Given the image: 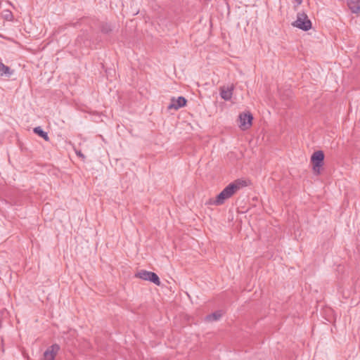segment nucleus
<instances>
[{
	"label": "nucleus",
	"mask_w": 360,
	"mask_h": 360,
	"mask_svg": "<svg viewBox=\"0 0 360 360\" xmlns=\"http://www.w3.org/2000/svg\"><path fill=\"white\" fill-rule=\"evenodd\" d=\"M247 186L244 180L237 179L229 184L223 191L219 193L215 198H210L207 202L208 205H221L225 200L233 196L239 189Z\"/></svg>",
	"instance_id": "obj_1"
},
{
	"label": "nucleus",
	"mask_w": 360,
	"mask_h": 360,
	"mask_svg": "<svg viewBox=\"0 0 360 360\" xmlns=\"http://www.w3.org/2000/svg\"><path fill=\"white\" fill-rule=\"evenodd\" d=\"M324 154L321 150L315 151L311 157V162L313 165V171L314 174H319L321 168L323 165Z\"/></svg>",
	"instance_id": "obj_2"
},
{
	"label": "nucleus",
	"mask_w": 360,
	"mask_h": 360,
	"mask_svg": "<svg viewBox=\"0 0 360 360\" xmlns=\"http://www.w3.org/2000/svg\"><path fill=\"white\" fill-rule=\"evenodd\" d=\"M292 25L304 31H307L311 27V22L304 13H298L297 20Z\"/></svg>",
	"instance_id": "obj_3"
},
{
	"label": "nucleus",
	"mask_w": 360,
	"mask_h": 360,
	"mask_svg": "<svg viewBox=\"0 0 360 360\" xmlns=\"http://www.w3.org/2000/svg\"><path fill=\"white\" fill-rule=\"evenodd\" d=\"M135 276L144 281H149L157 285H160L161 284L158 276L151 271L141 270L135 274Z\"/></svg>",
	"instance_id": "obj_4"
},
{
	"label": "nucleus",
	"mask_w": 360,
	"mask_h": 360,
	"mask_svg": "<svg viewBox=\"0 0 360 360\" xmlns=\"http://www.w3.org/2000/svg\"><path fill=\"white\" fill-rule=\"evenodd\" d=\"M253 117L250 112H243L238 116L239 127L241 130H247L252 123Z\"/></svg>",
	"instance_id": "obj_5"
},
{
	"label": "nucleus",
	"mask_w": 360,
	"mask_h": 360,
	"mask_svg": "<svg viewBox=\"0 0 360 360\" xmlns=\"http://www.w3.org/2000/svg\"><path fill=\"white\" fill-rule=\"evenodd\" d=\"M59 349V345L57 344L52 345L44 352L43 360H54Z\"/></svg>",
	"instance_id": "obj_6"
},
{
	"label": "nucleus",
	"mask_w": 360,
	"mask_h": 360,
	"mask_svg": "<svg viewBox=\"0 0 360 360\" xmlns=\"http://www.w3.org/2000/svg\"><path fill=\"white\" fill-rule=\"evenodd\" d=\"M187 101L183 96H179L177 98H172L171 103L168 105L169 110H178L180 108L184 107L186 105Z\"/></svg>",
	"instance_id": "obj_7"
},
{
	"label": "nucleus",
	"mask_w": 360,
	"mask_h": 360,
	"mask_svg": "<svg viewBox=\"0 0 360 360\" xmlns=\"http://www.w3.org/2000/svg\"><path fill=\"white\" fill-rule=\"evenodd\" d=\"M220 96L221 98H223L225 101H229L231 100L233 92L234 90V86L232 84L230 86H221L220 87Z\"/></svg>",
	"instance_id": "obj_8"
},
{
	"label": "nucleus",
	"mask_w": 360,
	"mask_h": 360,
	"mask_svg": "<svg viewBox=\"0 0 360 360\" xmlns=\"http://www.w3.org/2000/svg\"><path fill=\"white\" fill-rule=\"evenodd\" d=\"M347 5L354 13H360V0H347Z\"/></svg>",
	"instance_id": "obj_9"
},
{
	"label": "nucleus",
	"mask_w": 360,
	"mask_h": 360,
	"mask_svg": "<svg viewBox=\"0 0 360 360\" xmlns=\"http://www.w3.org/2000/svg\"><path fill=\"white\" fill-rule=\"evenodd\" d=\"M222 316V314L220 311H215L211 314H209L206 316L205 319L207 321H214L219 320Z\"/></svg>",
	"instance_id": "obj_10"
},
{
	"label": "nucleus",
	"mask_w": 360,
	"mask_h": 360,
	"mask_svg": "<svg viewBox=\"0 0 360 360\" xmlns=\"http://www.w3.org/2000/svg\"><path fill=\"white\" fill-rule=\"evenodd\" d=\"M12 72L9 67L5 65L3 63H0V75H11Z\"/></svg>",
	"instance_id": "obj_11"
},
{
	"label": "nucleus",
	"mask_w": 360,
	"mask_h": 360,
	"mask_svg": "<svg viewBox=\"0 0 360 360\" xmlns=\"http://www.w3.org/2000/svg\"><path fill=\"white\" fill-rule=\"evenodd\" d=\"M34 132L39 135V136L42 137L45 141H49V138L47 135V133L44 131L40 127H37L34 128Z\"/></svg>",
	"instance_id": "obj_12"
},
{
	"label": "nucleus",
	"mask_w": 360,
	"mask_h": 360,
	"mask_svg": "<svg viewBox=\"0 0 360 360\" xmlns=\"http://www.w3.org/2000/svg\"><path fill=\"white\" fill-rule=\"evenodd\" d=\"M112 26L110 24L104 23L101 27V30L103 33L108 34L112 31Z\"/></svg>",
	"instance_id": "obj_13"
},
{
	"label": "nucleus",
	"mask_w": 360,
	"mask_h": 360,
	"mask_svg": "<svg viewBox=\"0 0 360 360\" xmlns=\"http://www.w3.org/2000/svg\"><path fill=\"white\" fill-rule=\"evenodd\" d=\"M76 154L79 156V157H81L82 158H84V155L81 153V151H76Z\"/></svg>",
	"instance_id": "obj_14"
},
{
	"label": "nucleus",
	"mask_w": 360,
	"mask_h": 360,
	"mask_svg": "<svg viewBox=\"0 0 360 360\" xmlns=\"http://www.w3.org/2000/svg\"><path fill=\"white\" fill-rule=\"evenodd\" d=\"M302 0H296V1H297L299 4H300L302 3Z\"/></svg>",
	"instance_id": "obj_15"
}]
</instances>
